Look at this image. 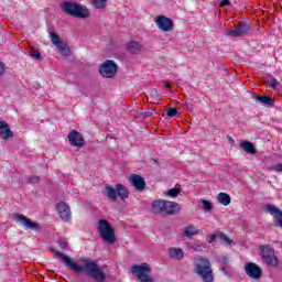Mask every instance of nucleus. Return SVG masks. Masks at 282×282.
Wrapping results in <instances>:
<instances>
[{
    "mask_svg": "<svg viewBox=\"0 0 282 282\" xmlns=\"http://www.w3.org/2000/svg\"><path fill=\"white\" fill-rule=\"evenodd\" d=\"M272 171H275L276 173H282V164L273 165Z\"/></svg>",
    "mask_w": 282,
    "mask_h": 282,
    "instance_id": "38",
    "label": "nucleus"
},
{
    "mask_svg": "<svg viewBox=\"0 0 282 282\" xmlns=\"http://www.w3.org/2000/svg\"><path fill=\"white\" fill-rule=\"evenodd\" d=\"M195 235H199V230L197 228H195V226L189 225L184 228L183 237H187V239H193V237H195Z\"/></svg>",
    "mask_w": 282,
    "mask_h": 282,
    "instance_id": "25",
    "label": "nucleus"
},
{
    "mask_svg": "<svg viewBox=\"0 0 282 282\" xmlns=\"http://www.w3.org/2000/svg\"><path fill=\"white\" fill-rule=\"evenodd\" d=\"M154 22L161 32H171L173 30V20L166 15H156Z\"/></svg>",
    "mask_w": 282,
    "mask_h": 282,
    "instance_id": "11",
    "label": "nucleus"
},
{
    "mask_svg": "<svg viewBox=\"0 0 282 282\" xmlns=\"http://www.w3.org/2000/svg\"><path fill=\"white\" fill-rule=\"evenodd\" d=\"M116 188H117V197H119L122 202L129 198V189H127V186L122 184H117Z\"/></svg>",
    "mask_w": 282,
    "mask_h": 282,
    "instance_id": "23",
    "label": "nucleus"
},
{
    "mask_svg": "<svg viewBox=\"0 0 282 282\" xmlns=\"http://www.w3.org/2000/svg\"><path fill=\"white\" fill-rule=\"evenodd\" d=\"M218 239L223 246H232L234 243L232 239L228 238L224 232L218 234Z\"/></svg>",
    "mask_w": 282,
    "mask_h": 282,
    "instance_id": "27",
    "label": "nucleus"
},
{
    "mask_svg": "<svg viewBox=\"0 0 282 282\" xmlns=\"http://www.w3.org/2000/svg\"><path fill=\"white\" fill-rule=\"evenodd\" d=\"M129 182L139 193H142V191L147 188V181H144V178L138 174H132Z\"/></svg>",
    "mask_w": 282,
    "mask_h": 282,
    "instance_id": "14",
    "label": "nucleus"
},
{
    "mask_svg": "<svg viewBox=\"0 0 282 282\" xmlns=\"http://www.w3.org/2000/svg\"><path fill=\"white\" fill-rule=\"evenodd\" d=\"M13 219L19 221L24 226V228L30 230H39L40 225L39 223H33L30 218L25 217L23 214H13Z\"/></svg>",
    "mask_w": 282,
    "mask_h": 282,
    "instance_id": "12",
    "label": "nucleus"
},
{
    "mask_svg": "<svg viewBox=\"0 0 282 282\" xmlns=\"http://www.w3.org/2000/svg\"><path fill=\"white\" fill-rule=\"evenodd\" d=\"M192 250H194V252H202V246L197 245V243H193L191 246Z\"/></svg>",
    "mask_w": 282,
    "mask_h": 282,
    "instance_id": "37",
    "label": "nucleus"
},
{
    "mask_svg": "<svg viewBox=\"0 0 282 282\" xmlns=\"http://www.w3.org/2000/svg\"><path fill=\"white\" fill-rule=\"evenodd\" d=\"M127 50L130 54H140L142 45L139 42L132 41L127 44Z\"/></svg>",
    "mask_w": 282,
    "mask_h": 282,
    "instance_id": "24",
    "label": "nucleus"
},
{
    "mask_svg": "<svg viewBox=\"0 0 282 282\" xmlns=\"http://www.w3.org/2000/svg\"><path fill=\"white\" fill-rule=\"evenodd\" d=\"M169 256L171 259H175L176 261H182L184 259V250L175 247H171L169 249Z\"/></svg>",
    "mask_w": 282,
    "mask_h": 282,
    "instance_id": "22",
    "label": "nucleus"
},
{
    "mask_svg": "<svg viewBox=\"0 0 282 282\" xmlns=\"http://www.w3.org/2000/svg\"><path fill=\"white\" fill-rule=\"evenodd\" d=\"M97 230L104 239V241H107V243H115L116 242V234L113 229L111 228V224H109L108 220L100 219L98 223Z\"/></svg>",
    "mask_w": 282,
    "mask_h": 282,
    "instance_id": "6",
    "label": "nucleus"
},
{
    "mask_svg": "<svg viewBox=\"0 0 282 282\" xmlns=\"http://www.w3.org/2000/svg\"><path fill=\"white\" fill-rule=\"evenodd\" d=\"M0 138L2 140H10V138H14V132L10 130V124L7 121H0Z\"/></svg>",
    "mask_w": 282,
    "mask_h": 282,
    "instance_id": "17",
    "label": "nucleus"
},
{
    "mask_svg": "<svg viewBox=\"0 0 282 282\" xmlns=\"http://www.w3.org/2000/svg\"><path fill=\"white\" fill-rule=\"evenodd\" d=\"M248 32H250V24L242 21L234 25V29L229 30L226 34L234 39H240L241 36H248Z\"/></svg>",
    "mask_w": 282,
    "mask_h": 282,
    "instance_id": "8",
    "label": "nucleus"
},
{
    "mask_svg": "<svg viewBox=\"0 0 282 282\" xmlns=\"http://www.w3.org/2000/svg\"><path fill=\"white\" fill-rule=\"evenodd\" d=\"M218 203L221 204L223 206H228L230 205V195L227 193H219L217 196Z\"/></svg>",
    "mask_w": 282,
    "mask_h": 282,
    "instance_id": "26",
    "label": "nucleus"
},
{
    "mask_svg": "<svg viewBox=\"0 0 282 282\" xmlns=\"http://www.w3.org/2000/svg\"><path fill=\"white\" fill-rule=\"evenodd\" d=\"M267 213L271 214L275 219V225L282 228V212L276 206L267 204L264 205Z\"/></svg>",
    "mask_w": 282,
    "mask_h": 282,
    "instance_id": "15",
    "label": "nucleus"
},
{
    "mask_svg": "<svg viewBox=\"0 0 282 282\" xmlns=\"http://www.w3.org/2000/svg\"><path fill=\"white\" fill-rule=\"evenodd\" d=\"M224 274H230V267H221Z\"/></svg>",
    "mask_w": 282,
    "mask_h": 282,
    "instance_id": "40",
    "label": "nucleus"
},
{
    "mask_svg": "<svg viewBox=\"0 0 282 282\" xmlns=\"http://www.w3.org/2000/svg\"><path fill=\"white\" fill-rule=\"evenodd\" d=\"M177 113H178L177 108L167 109V118H175V116H177Z\"/></svg>",
    "mask_w": 282,
    "mask_h": 282,
    "instance_id": "34",
    "label": "nucleus"
},
{
    "mask_svg": "<svg viewBox=\"0 0 282 282\" xmlns=\"http://www.w3.org/2000/svg\"><path fill=\"white\" fill-rule=\"evenodd\" d=\"M182 207L180 204L166 199L152 202V210L155 215H177Z\"/></svg>",
    "mask_w": 282,
    "mask_h": 282,
    "instance_id": "3",
    "label": "nucleus"
},
{
    "mask_svg": "<svg viewBox=\"0 0 282 282\" xmlns=\"http://www.w3.org/2000/svg\"><path fill=\"white\" fill-rule=\"evenodd\" d=\"M226 6H230V0H223V1H220V3H219L220 8H226Z\"/></svg>",
    "mask_w": 282,
    "mask_h": 282,
    "instance_id": "39",
    "label": "nucleus"
},
{
    "mask_svg": "<svg viewBox=\"0 0 282 282\" xmlns=\"http://www.w3.org/2000/svg\"><path fill=\"white\" fill-rule=\"evenodd\" d=\"M182 193V189L180 188H171L169 189L165 195H167L169 197H177V195H180Z\"/></svg>",
    "mask_w": 282,
    "mask_h": 282,
    "instance_id": "30",
    "label": "nucleus"
},
{
    "mask_svg": "<svg viewBox=\"0 0 282 282\" xmlns=\"http://www.w3.org/2000/svg\"><path fill=\"white\" fill-rule=\"evenodd\" d=\"M260 250L263 263H267V265H272V268H276V265H279V258H276L274 254V249L263 246L260 248Z\"/></svg>",
    "mask_w": 282,
    "mask_h": 282,
    "instance_id": "7",
    "label": "nucleus"
},
{
    "mask_svg": "<svg viewBox=\"0 0 282 282\" xmlns=\"http://www.w3.org/2000/svg\"><path fill=\"white\" fill-rule=\"evenodd\" d=\"M117 73L118 65H116L111 59H107L99 69V74L104 76V78H113Z\"/></svg>",
    "mask_w": 282,
    "mask_h": 282,
    "instance_id": "9",
    "label": "nucleus"
},
{
    "mask_svg": "<svg viewBox=\"0 0 282 282\" xmlns=\"http://www.w3.org/2000/svg\"><path fill=\"white\" fill-rule=\"evenodd\" d=\"M240 149L250 155H254L257 153V149L254 148V143L250 141L242 140L240 141Z\"/></svg>",
    "mask_w": 282,
    "mask_h": 282,
    "instance_id": "20",
    "label": "nucleus"
},
{
    "mask_svg": "<svg viewBox=\"0 0 282 282\" xmlns=\"http://www.w3.org/2000/svg\"><path fill=\"white\" fill-rule=\"evenodd\" d=\"M194 272L200 276L203 282H213V269L210 268V261L203 257L194 258Z\"/></svg>",
    "mask_w": 282,
    "mask_h": 282,
    "instance_id": "2",
    "label": "nucleus"
},
{
    "mask_svg": "<svg viewBox=\"0 0 282 282\" xmlns=\"http://www.w3.org/2000/svg\"><path fill=\"white\" fill-rule=\"evenodd\" d=\"M50 36L53 45H55L59 52H65L67 50V44L61 40L58 34L50 32Z\"/></svg>",
    "mask_w": 282,
    "mask_h": 282,
    "instance_id": "18",
    "label": "nucleus"
},
{
    "mask_svg": "<svg viewBox=\"0 0 282 282\" xmlns=\"http://www.w3.org/2000/svg\"><path fill=\"white\" fill-rule=\"evenodd\" d=\"M278 85H279V80L274 78V76H271V82L269 83V87H271V89H276Z\"/></svg>",
    "mask_w": 282,
    "mask_h": 282,
    "instance_id": "35",
    "label": "nucleus"
},
{
    "mask_svg": "<svg viewBox=\"0 0 282 282\" xmlns=\"http://www.w3.org/2000/svg\"><path fill=\"white\" fill-rule=\"evenodd\" d=\"M166 89L171 88V85L167 83L165 84Z\"/></svg>",
    "mask_w": 282,
    "mask_h": 282,
    "instance_id": "44",
    "label": "nucleus"
},
{
    "mask_svg": "<svg viewBox=\"0 0 282 282\" xmlns=\"http://www.w3.org/2000/svg\"><path fill=\"white\" fill-rule=\"evenodd\" d=\"M221 263L226 265L228 263V258L227 257L221 258Z\"/></svg>",
    "mask_w": 282,
    "mask_h": 282,
    "instance_id": "42",
    "label": "nucleus"
},
{
    "mask_svg": "<svg viewBox=\"0 0 282 282\" xmlns=\"http://www.w3.org/2000/svg\"><path fill=\"white\" fill-rule=\"evenodd\" d=\"M32 58H35V61H43V55H41V52L39 50H33L31 52Z\"/></svg>",
    "mask_w": 282,
    "mask_h": 282,
    "instance_id": "32",
    "label": "nucleus"
},
{
    "mask_svg": "<svg viewBox=\"0 0 282 282\" xmlns=\"http://www.w3.org/2000/svg\"><path fill=\"white\" fill-rule=\"evenodd\" d=\"M131 272L133 276L138 278L140 282H154L151 274V265L149 263L143 262L141 264H133L131 267Z\"/></svg>",
    "mask_w": 282,
    "mask_h": 282,
    "instance_id": "5",
    "label": "nucleus"
},
{
    "mask_svg": "<svg viewBox=\"0 0 282 282\" xmlns=\"http://www.w3.org/2000/svg\"><path fill=\"white\" fill-rule=\"evenodd\" d=\"M90 3L96 10H104V8H107V0H90Z\"/></svg>",
    "mask_w": 282,
    "mask_h": 282,
    "instance_id": "28",
    "label": "nucleus"
},
{
    "mask_svg": "<svg viewBox=\"0 0 282 282\" xmlns=\"http://www.w3.org/2000/svg\"><path fill=\"white\" fill-rule=\"evenodd\" d=\"M208 237H209L208 243H214V241H217V239H219V234H214Z\"/></svg>",
    "mask_w": 282,
    "mask_h": 282,
    "instance_id": "36",
    "label": "nucleus"
},
{
    "mask_svg": "<svg viewBox=\"0 0 282 282\" xmlns=\"http://www.w3.org/2000/svg\"><path fill=\"white\" fill-rule=\"evenodd\" d=\"M144 116H147L148 118L153 116V112H144Z\"/></svg>",
    "mask_w": 282,
    "mask_h": 282,
    "instance_id": "43",
    "label": "nucleus"
},
{
    "mask_svg": "<svg viewBox=\"0 0 282 282\" xmlns=\"http://www.w3.org/2000/svg\"><path fill=\"white\" fill-rule=\"evenodd\" d=\"M68 142L72 147H77V149H83L86 144L85 138L77 130H72L68 133Z\"/></svg>",
    "mask_w": 282,
    "mask_h": 282,
    "instance_id": "13",
    "label": "nucleus"
},
{
    "mask_svg": "<svg viewBox=\"0 0 282 282\" xmlns=\"http://www.w3.org/2000/svg\"><path fill=\"white\" fill-rule=\"evenodd\" d=\"M202 205H203V210H205L206 213H209V210H213V203H210V200L203 199Z\"/></svg>",
    "mask_w": 282,
    "mask_h": 282,
    "instance_id": "31",
    "label": "nucleus"
},
{
    "mask_svg": "<svg viewBox=\"0 0 282 282\" xmlns=\"http://www.w3.org/2000/svg\"><path fill=\"white\" fill-rule=\"evenodd\" d=\"M254 100L261 102V105H265L267 107H274V98L261 95H253Z\"/></svg>",
    "mask_w": 282,
    "mask_h": 282,
    "instance_id": "21",
    "label": "nucleus"
},
{
    "mask_svg": "<svg viewBox=\"0 0 282 282\" xmlns=\"http://www.w3.org/2000/svg\"><path fill=\"white\" fill-rule=\"evenodd\" d=\"M39 182H41L40 176H25L23 178L24 184H39Z\"/></svg>",
    "mask_w": 282,
    "mask_h": 282,
    "instance_id": "29",
    "label": "nucleus"
},
{
    "mask_svg": "<svg viewBox=\"0 0 282 282\" xmlns=\"http://www.w3.org/2000/svg\"><path fill=\"white\" fill-rule=\"evenodd\" d=\"M102 193H104L105 197L109 198L110 202L118 200L117 187L113 188V186H111V185H106Z\"/></svg>",
    "mask_w": 282,
    "mask_h": 282,
    "instance_id": "19",
    "label": "nucleus"
},
{
    "mask_svg": "<svg viewBox=\"0 0 282 282\" xmlns=\"http://www.w3.org/2000/svg\"><path fill=\"white\" fill-rule=\"evenodd\" d=\"M51 252L55 254L58 259L64 261V264L76 274L86 272V274H88V276L90 279H94V281L96 282L107 281V273H105V269L98 264V261L91 260L90 258H82L79 259V263H83V265H79L67 254L56 249H51Z\"/></svg>",
    "mask_w": 282,
    "mask_h": 282,
    "instance_id": "1",
    "label": "nucleus"
},
{
    "mask_svg": "<svg viewBox=\"0 0 282 282\" xmlns=\"http://www.w3.org/2000/svg\"><path fill=\"white\" fill-rule=\"evenodd\" d=\"M245 272L249 279H253L254 281H259L263 276V271L261 267H259L254 262H247L245 264Z\"/></svg>",
    "mask_w": 282,
    "mask_h": 282,
    "instance_id": "10",
    "label": "nucleus"
},
{
    "mask_svg": "<svg viewBox=\"0 0 282 282\" xmlns=\"http://www.w3.org/2000/svg\"><path fill=\"white\" fill-rule=\"evenodd\" d=\"M59 248L62 250H67V248H69V245L67 243V240L61 238L58 241H57Z\"/></svg>",
    "mask_w": 282,
    "mask_h": 282,
    "instance_id": "33",
    "label": "nucleus"
},
{
    "mask_svg": "<svg viewBox=\"0 0 282 282\" xmlns=\"http://www.w3.org/2000/svg\"><path fill=\"white\" fill-rule=\"evenodd\" d=\"M57 213L63 221H69L72 218V209H69L65 202L57 204Z\"/></svg>",
    "mask_w": 282,
    "mask_h": 282,
    "instance_id": "16",
    "label": "nucleus"
},
{
    "mask_svg": "<svg viewBox=\"0 0 282 282\" xmlns=\"http://www.w3.org/2000/svg\"><path fill=\"white\" fill-rule=\"evenodd\" d=\"M61 8L63 12L69 14V17H75V19H87L89 17V9L87 7L73 1H64Z\"/></svg>",
    "mask_w": 282,
    "mask_h": 282,
    "instance_id": "4",
    "label": "nucleus"
},
{
    "mask_svg": "<svg viewBox=\"0 0 282 282\" xmlns=\"http://www.w3.org/2000/svg\"><path fill=\"white\" fill-rule=\"evenodd\" d=\"M3 72H6V66L0 62V76H2Z\"/></svg>",
    "mask_w": 282,
    "mask_h": 282,
    "instance_id": "41",
    "label": "nucleus"
}]
</instances>
